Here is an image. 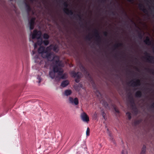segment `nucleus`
<instances>
[{
  "label": "nucleus",
  "mask_w": 154,
  "mask_h": 154,
  "mask_svg": "<svg viewBox=\"0 0 154 154\" xmlns=\"http://www.w3.org/2000/svg\"><path fill=\"white\" fill-rule=\"evenodd\" d=\"M57 58V57H56ZM58 61H56L54 62V65L53 66V70L50 71L49 72V75L50 77L52 79L55 78L56 79V77L57 75H56V73H58L59 70L61 69V68L63 67V63L61 64V63L59 62L58 59Z\"/></svg>",
  "instance_id": "1"
},
{
  "label": "nucleus",
  "mask_w": 154,
  "mask_h": 154,
  "mask_svg": "<svg viewBox=\"0 0 154 154\" xmlns=\"http://www.w3.org/2000/svg\"><path fill=\"white\" fill-rule=\"evenodd\" d=\"M44 58L47 59L48 60L50 61H52V63L53 65H54L55 64L54 62L56 61H58L57 58L56 57H57V58H58V60L59 62L61 63V64L62 63L61 61L60 60V58L59 57L57 56H55L53 52H47L45 53V54L44 55V56H43Z\"/></svg>",
  "instance_id": "2"
},
{
  "label": "nucleus",
  "mask_w": 154,
  "mask_h": 154,
  "mask_svg": "<svg viewBox=\"0 0 154 154\" xmlns=\"http://www.w3.org/2000/svg\"><path fill=\"white\" fill-rule=\"evenodd\" d=\"M80 69L82 72H84L85 74H86V77H88L90 79L91 82L93 87L95 88V83L87 69L82 65H80Z\"/></svg>",
  "instance_id": "3"
},
{
  "label": "nucleus",
  "mask_w": 154,
  "mask_h": 154,
  "mask_svg": "<svg viewBox=\"0 0 154 154\" xmlns=\"http://www.w3.org/2000/svg\"><path fill=\"white\" fill-rule=\"evenodd\" d=\"M63 71L61 67L56 77V80H59L61 79H66L67 76L66 74V73L63 74Z\"/></svg>",
  "instance_id": "4"
},
{
  "label": "nucleus",
  "mask_w": 154,
  "mask_h": 154,
  "mask_svg": "<svg viewBox=\"0 0 154 154\" xmlns=\"http://www.w3.org/2000/svg\"><path fill=\"white\" fill-rule=\"evenodd\" d=\"M42 32L40 31H38L37 30H34L32 35V39L35 38L39 39L41 38Z\"/></svg>",
  "instance_id": "5"
},
{
  "label": "nucleus",
  "mask_w": 154,
  "mask_h": 154,
  "mask_svg": "<svg viewBox=\"0 0 154 154\" xmlns=\"http://www.w3.org/2000/svg\"><path fill=\"white\" fill-rule=\"evenodd\" d=\"M94 35L96 38L97 45H99L101 42V38L98 30L96 29L94 31Z\"/></svg>",
  "instance_id": "6"
},
{
  "label": "nucleus",
  "mask_w": 154,
  "mask_h": 154,
  "mask_svg": "<svg viewBox=\"0 0 154 154\" xmlns=\"http://www.w3.org/2000/svg\"><path fill=\"white\" fill-rule=\"evenodd\" d=\"M128 84H131V85L133 87H137L141 85L140 80L138 79H136L135 81L132 80L128 83Z\"/></svg>",
  "instance_id": "7"
},
{
  "label": "nucleus",
  "mask_w": 154,
  "mask_h": 154,
  "mask_svg": "<svg viewBox=\"0 0 154 154\" xmlns=\"http://www.w3.org/2000/svg\"><path fill=\"white\" fill-rule=\"evenodd\" d=\"M69 103L72 104L77 105L79 104V100L77 97L74 98L72 97H69Z\"/></svg>",
  "instance_id": "8"
},
{
  "label": "nucleus",
  "mask_w": 154,
  "mask_h": 154,
  "mask_svg": "<svg viewBox=\"0 0 154 154\" xmlns=\"http://www.w3.org/2000/svg\"><path fill=\"white\" fill-rule=\"evenodd\" d=\"M80 116L83 122H88L89 121V118L85 112H84L82 113Z\"/></svg>",
  "instance_id": "9"
},
{
  "label": "nucleus",
  "mask_w": 154,
  "mask_h": 154,
  "mask_svg": "<svg viewBox=\"0 0 154 154\" xmlns=\"http://www.w3.org/2000/svg\"><path fill=\"white\" fill-rule=\"evenodd\" d=\"M146 57H145L146 59L149 62L151 63H154V57L150 56L149 54L146 52Z\"/></svg>",
  "instance_id": "10"
},
{
  "label": "nucleus",
  "mask_w": 154,
  "mask_h": 154,
  "mask_svg": "<svg viewBox=\"0 0 154 154\" xmlns=\"http://www.w3.org/2000/svg\"><path fill=\"white\" fill-rule=\"evenodd\" d=\"M63 11L64 12L67 14L68 15H73L74 17L75 18H76L75 15L73 14V12L72 10H69L68 8H63Z\"/></svg>",
  "instance_id": "11"
},
{
  "label": "nucleus",
  "mask_w": 154,
  "mask_h": 154,
  "mask_svg": "<svg viewBox=\"0 0 154 154\" xmlns=\"http://www.w3.org/2000/svg\"><path fill=\"white\" fill-rule=\"evenodd\" d=\"M35 18V17L32 18L29 22L30 30L33 29L34 28V25Z\"/></svg>",
  "instance_id": "12"
},
{
  "label": "nucleus",
  "mask_w": 154,
  "mask_h": 154,
  "mask_svg": "<svg viewBox=\"0 0 154 154\" xmlns=\"http://www.w3.org/2000/svg\"><path fill=\"white\" fill-rule=\"evenodd\" d=\"M45 48L43 46H41L38 49V52L39 53L42 54V56H43L45 54Z\"/></svg>",
  "instance_id": "13"
},
{
  "label": "nucleus",
  "mask_w": 154,
  "mask_h": 154,
  "mask_svg": "<svg viewBox=\"0 0 154 154\" xmlns=\"http://www.w3.org/2000/svg\"><path fill=\"white\" fill-rule=\"evenodd\" d=\"M71 74L74 77H77L78 79L81 78L80 75L79 74V72H76L74 71H72L71 72Z\"/></svg>",
  "instance_id": "14"
},
{
  "label": "nucleus",
  "mask_w": 154,
  "mask_h": 154,
  "mask_svg": "<svg viewBox=\"0 0 154 154\" xmlns=\"http://www.w3.org/2000/svg\"><path fill=\"white\" fill-rule=\"evenodd\" d=\"M139 7L140 10L143 11L144 13H147L148 11L146 8H145L144 5L141 4L139 5Z\"/></svg>",
  "instance_id": "15"
},
{
  "label": "nucleus",
  "mask_w": 154,
  "mask_h": 154,
  "mask_svg": "<svg viewBox=\"0 0 154 154\" xmlns=\"http://www.w3.org/2000/svg\"><path fill=\"white\" fill-rule=\"evenodd\" d=\"M144 42L147 45H150L151 44V41L150 40V38L148 36L146 37L145 40H144Z\"/></svg>",
  "instance_id": "16"
},
{
  "label": "nucleus",
  "mask_w": 154,
  "mask_h": 154,
  "mask_svg": "<svg viewBox=\"0 0 154 154\" xmlns=\"http://www.w3.org/2000/svg\"><path fill=\"white\" fill-rule=\"evenodd\" d=\"M69 84V82L68 80H65L63 81L61 84V86L63 87L66 86Z\"/></svg>",
  "instance_id": "17"
},
{
  "label": "nucleus",
  "mask_w": 154,
  "mask_h": 154,
  "mask_svg": "<svg viewBox=\"0 0 154 154\" xmlns=\"http://www.w3.org/2000/svg\"><path fill=\"white\" fill-rule=\"evenodd\" d=\"M72 93V91L70 90L67 89L65 91L64 95L66 96L70 95Z\"/></svg>",
  "instance_id": "18"
},
{
  "label": "nucleus",
  "mask_w": 154,
  "mask_h": 154,
  "mask_svg": "<svg viewBox=\"0 0 154 154\" xmlns=\"http://www.w3.org/2000/svg\"><path fill=\"white\" fill-rule=\"evenodd\" d=\"M53 45H51L47 47L45 49V53L51 52V50H52V47Z\"/></svg>",
  "instance_id": "19"
},
{
  "label": "nucleus",
  "mask_w": 154,
  "mask_h": 154,
  "mask_svg": "<svg viewBox=\"0 0 154 154\" xmlns=\"http://www.w3.org/2000/svg\"><path fill=\"white\" fill-rule=\"evenodd\" d=\"M142 95V93L141 91H138L135 94V96L137 97H140Z\"/></svg>",
  "instance_id": "20"
},
{
  "label": "nucleus",
  "mask_w": 154,
  "mask_h": 154,
  "mask_svg": "<svg viewBox=\"0 0 154 154\" xmlns=\"http://www.w3.org/2000/svg\"><path fill=\"white\" fill-rule=\"evenodd\" d=\"M130 102L131 103V106L133 109H134V110H136L137 109V108L136 106L133 104H134V100L132 98L131 99Z\"/></svg>",
  "instance_id": "21"
},
{
  "label": "nucleus",
  "mask_w": 154,
  "mask_h": 154,
  "mask_svg": "<svg viewBox=\"0 0 154 154\" xmlns=\"http://www.w3.org/2000/svg\"><path fill=\"white\" fill-rule=\"evenodd\" d=\"M52 50L54 51L56 53L58 51L59 49L58 48V47L56 45H53V46H52Z\"/></svg>",
  "instance_id": "22"
},
{
  "label": "nucleus",
  "mask_w": 154,
  "mask_h": 154,
  "mask_svg": "<svg viewBox=\"0 0 154 154\" xmlns=\"http://www.w3.org/2000/svg\"><path fill=\"white\" fill-rule=\"evenodd\" d=\"M146 151V146L145 145H144L142 147L141 149V152L140 154H145Z\"/></svg>",
  "instance_id": "23"
},
{
  "label": "nucleus",
  "mask_w": 154,
  "mask_h": 154,
  "mask_svg": "<svg viewBox=\"0 0 154 154\" xmlns=\"http://www.w3.org/2000/svg\"><path fill=\"white\" fill-rule=\"evenodd\" d=\"M38 39V40L37 41L36 43L38 45L41 46V45L43 43V40L41 38Z\"/></svg>",
  "instance_id": "24"
},
{
  "label": "nucleus",
  "mask_w": 154,
  "mask_h": 154,
  "mask_svg": "<svg viewBox=\"0 0 154 154\" xmlns=\"http://www.w3.org/2000/svg\"><path fill=\"white\" fill-rule=\"evenodd\" d=\"M43 38L44 39L48 40L49 38V35L46 33H45L43 35Z\"/></svg>",
  "instance_id": "25"
},
{
  "label": "nucleus",
  "mask_w": 154,
  "mask_h": 154,
  "mask_svg": "<svg viewBox=\"0 0 154 154\" xmlns=\"http://www.w3.org/2000/svg\"><path fill=\"white\" fill-rule=\"evenodd\" d=\"M122 45V44L121 43H118L117 44L115 45L114 47L115 48L114 50L119 47L121 46Z\"/></svg>",
  "instance_id": "26"
},
{
  "label": "nucleus",
  "mask_w": 154,
  "mask_h": 154,
  "mask_svg": "<svg viewBox=\"0 0 154 154\" xmlns=\"http://www.w3.org/2000/svg\"><path fill=\"white\" fill-rule=\"evenodd\" d=\"M49 43V42L48 40H43V43L45 45V46H47L48 45Z\"/></svg>",
  "instance_id": "27"
},
{
  "label": "nucleus",
  "mask_w": 154,
  "mask_h": 154,
  "mask_svg": "<svg viewBox=\"0 0 154 154\" xmlns=\"http://www.w3.org/2000/svg\"><path fill=\"white\" fill-rule=\"evenodd\" d=\"M126 115L127 116L129 120H130L131 118V114L129 112H127L126 113Z\"/></svg>",
  "instance_id": "28"
},
{
  "label": "nucleus",
  "mask_w": 154,
  "mask_h": 154,
  "mask_svg": "<svg viewBox=\"0 0 154 154\" xmlns=\"http://www.w3.org/2000/svg\"><path fill=\"white\" fill-rule=\"evenodd\" d=\"M90 129L89 128H88L86 131V134L87 136L89 135Z\"/></svg>",
  "instance_id": "29"
},
{
  "label": "nucleus",
  "mask_w": 154,
  "mask_h": 154,
  "mask_svg": "<svg viewBox=\"0 0 154 154\" xmlns=\"http://www.w3.org/2000/svg\"><path fill=\"white\" fill-rule=\"evenodd\" d=\"M63 5L65 7L64 8H67V7L68 6V4L66 2H64L63 3Z\"/></svg>",
  "instance_id": "30"
},
{
  "label": "nucleus",
  "mask_w": 154,
  "mask_h": 154,
  "mask_svg": "<svg viewBox=\"0 0 154 154\" xmlns=\"http://www.w3.org/2000/svg\"><path fill=\"white\" fill-rule=\"evenodd\" d=\"M147 69L148 70L149 72H151L152 74L154 75V70L150 69Z\"/></svg>",
  "instance_id": "31"
},
{
  "label": "nucleus",
  "mask_w": 154,
  "mask_h": 154,
  "mask_svg": "<svg viewBox=\"0 0 154 154\" xmlns=\"http://www.w3.org/2000/svg\"><path fill=\"white\" fill-rule=\"evenodd\" d=\"M138 36L140 39H141L142 38L143 35H142L141 33L140 32H138Z\"/></svg>",
  "instance_id": "32"
},
{
  "label": "nucleus",
  "mask_w": 154,
  "mask_h": 154,
  "mask_svg": "<svg viewBox=\"0 0 154 154\" xmlns=\"http://www.w3.org/2000/svg\"><path fill=\"white\" fill-rule=\"evenodd\" d=\"M92 38V37L90 36V35H88L86 37V38L88 41H90Z\"/></svg>",
  "instance_id": "33"
},
{
  "label": "nucleus",
  "mask_w": 154,
  "mask_h": 154,
  "mask_svg": "<svg viewBox=\"0 0 154 154\" xmlns=\"http://www.w3.org/2000/svg\"><path fill=\"white\" fill-rule=\"evenodd\" d=\"M24 3L25 5L26 8L30 6L26 2V0H25V1H24Z\"/></svg>",
  "instance_id": "34"
},
{
  "label": "nucleus",
  "mask_w": 154,
  "mask_h": 154,
  "mask_svg": "<svg viewBox=\"0 0 154 154\" xmlns=\"http://www.w3.org/2000/svg\"><path fill=\"white\" fill-rule=\"evenodd\" d=\"M109 136L110 137V139L111 140H112V141H113V143H115V142L113 140V138H112V134H110V133H109Z\"/></svg>",
  "instance_id": "35"
},
{
  "label": "nucleus",
  "mask_w": 154,
  "mask_h": 154,
  "mask_svg": "<svg viewBox=\"0 0 154 154\" xmlns=\"http://www.w3.org/2000/svg\"><path fill=\"white\" fill-rule=\"evenodd\" d=\"M31 8H28L27 9H26V11L28 14H29V13L31 11Z\"/></svg>",
  "instance_id": "36"
},
{
  "label": "nucleus",
  "mask_w": 154,
  "mask_h": 154,
  "mask_svg": "<svg viewBox=\"0 0 154 154\" xmlns=\"http://www.w3.org/2000/svg\"><path fill=\"white\" fill-rule=\"evenodd\" d=\"M37 79L38 80V83H40L41 81V78L40 76H38L37 77Z\"/></svg>",
  "instance_id": "37"
},
{
  "label": "nucleus",
  "mask_w": 154,
  "mask_h": 154,
  "mask_svg": "<svg viewBox=\"0 0 154 154\" xmlns=\"http://www.w3.org/2000/svg\"><path fill=\"white\" fill-rule=\"evenodd\" d=\"M77 16L79 17V20L80 21H81L82 18L81 15L80 14H77Z\"/></svg>",
  "instance_id": "38"
},
{
  "label": "nucleus",
  "mask_w": 154,
  "mask_h": 154,
  "mask_svg": "<svg viewBox=\"0 0 154 154\" xmlns=\"http://www.w3.org/2000/svg\"><path fill=\"white\" fill-rule=\"evenodd\" d=\"M114 110L115 111L117 112V113H119V110H118V109L116 107H114Z\"/></svg>",
  "instance_id": "39"
},
{
  "label": "nucleus",
  "mask_w": 154,
  "mask_h": 154,
  "mask_svg": "<svg viewBox=\"0 0 154 154\" xmlns=\"http://www.w3.org/2000/svg\"><path fill=\"white\" fill-rule=\"evenodd\" d=\"M103 34L105 36H107L108 35V32H103Z\"/></svg>",
  "instance_id": "40"
},
{
  "label": "nucleus",
  "mask_w": 154,
  "mask_h": 154,
  "mask_svg": "<svg viewBox=\"0 0 154 154\" xmlns=\"http://www.w3.org/2000/svg\"><path fill=\"white\" fill-rule=\"evenodd\" d=\"M122 154H128L127 152L125 151V150H123L122 151Z\"/></svg>",
  "instance_id": "41"
},
{
  "label": "nucleus",
  "mask_w": 154,
  "mask_h": 154,
  "mask_svg": "<svg viewBox=\"0 0 154 154\" xmlns=\"http://www.w3.org/2000/svg\"><path fill=\"white\" fill-rule=\"evenodd\" d=\"M37 44L36 43H35L34 44V47L35 48H36L37 47Z\"/></svg>",
  "instance_id": "42"
},
{
  "label": "nucleus",
  "mask_w": 154,
  "mask_h": 154,
  "mask_svg": "<svg viewBox=\"0 0 154 154\" xmlns=\"http://www.w3.org/2000/svg\"><path fill=\"white\" fill-rule=\"evenodd\" d=\"M108 105V104L107 102H106L104 103V105L105 106H107Z\"/></svg>",
  "instance_id": "43"
},
{
  "label": "nucleus",
  "mask_w": 154,
  "mask_h": 154,
  "mask_svg": "<svg viewBox=\"0 0 154 154\" xmlns=\"http://www.w3.org/2000/svg\"><path fill=\"white\" fill-rule=\"evenodd\" d=\"M129 2H133L134 1V0H127Z\"/></svg>",
  "instance_id": "44"
},
{
  "label": "nucleus",
  "mask_w": 154,
  "mask_h": 154,
  "mask_svg": "<svg viewBox=\"0 0 154 154\" xmlns=\"http://www.w3.org/2000/svg\"><path fill=\"white\" fill-rule=\"evenodd\" d=\"M151 107L154 108V102L151 105Z\"/></svg>",
  "instance_id": "45"
},
{
  "label": "nucleus",
  "mask_w": 154,
  "mask_h": 154,
  "mask_svg": "<svg viewBox=\"0 0 154 154\" xmlns=\"http://www.w3.org/2000/svg\"><path fill=\"white\" fill-rule=\"evenodd\" d=\"M112 15H115V12H112Z\"/></svg>",
  "instance_id": "46"
},
{
  "label": "nucleus",
  "mask_w": 154,
  "mask_h": 154,
  "mask_svg": "<svg viewBox=\"0 0 154 154\" xmlns=\"http://www.w3.org/2000/svg\"><path fill=\"white\" fill-rule=\"evenodd\" d=\"M75 81L77 83H78L79 82V81H78L77 79L75 80Z\"/></svg>",
  "instance_id": "47"
},
{
  "label": "nucleus",
  "mask_w": 154,
  "mask_h": 154,
  "mask_svg": "<svg viewBox=\"0 0 154 154\" xmlns=\"http://www.w3.org/2000/svg\"><path fill=\"white\" fill-rule=\"evenodd\" d=\"M31 8V7H30V6H29V7H27V8H26V9H27V8Z\"/></svg>",
  "instance_id": "48"
},
{
  "label": "nucleus",
  "mask_w": 154,
  "mask_h": 154,
  "mask_svg": "<svg viewBox=\"0 0 154 154\" xmlns=\"http://www.w3.org/2000/svg\"><path fill=\"white\" fill-rule=\"evenodd\" d=\"M153 52L154 53V47L153 48Z\"/></svg>",
  "instance_id": "49"
},
{
  "label": "nucleus",
  "mask_w": 154,
  "mask_h": 154,
  "mask_svg": "<svg viewBox=\"0 0 154 154\" xmlns=\"http://www.w3.org/2000/svg\"><path fill=\"white\" fill-rule=\"evenodd\" d=\"M30 1H33V0H30Z\"/></svg>",
  "instance_id": "50"
},
{
  "label": "nucleus",
  "mask_w": 154,
  "mask_h": 154,
  "mask_svg": "<svg viewBox=\"0 0 154 154\" xmlns=\"http://www.w3.org/2000/svg\"><path fill=\"white\" fill-rule=\"evenodd\" d=\"M103 113H104V112H103V117L104 116H103Z\"/></svg>",
  "instance_id": "51"
},
{
  "label": "nucleus",
  "mask_w": 154,
  "mask_h": 154,
  "mask_svg": "<svg viewBox=\"0 0 154 154\" xmlns=\"http://www.w3.org/2000/svg\"><path fill=\"white\" fill-rule=\"evenodd\" d=\"M102 1H105L106 0H102Z\"/></svg>",
  "instance_id": "52"
},
{
  "label": "nucleus",
  "mask_w": 154,
  "mask_h": 154,
  "mask_svg": "<svg viewBox=\"0 0 154 154\" xmlns=\"http://www.w3.org/2000/svg\"><path fill=\"white\" fill-rule=\"evenodd\" d=\"M12 0H10V1H12Z\"/></svg>",
  "instance_id": "53"
}]
</instances>
